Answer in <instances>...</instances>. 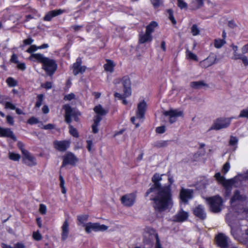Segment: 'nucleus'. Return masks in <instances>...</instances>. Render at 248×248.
<instances>
[{
    "instance_id": "nucleus-44",
    "label": "nucleus",
    "mask_w": 248,
    "mask_h": 248,
    "mask_svg": "<svg viewBox=\"0 0 248 248\" xmlns=\"http://www.w3.org/2000/svg\"><path fill=\"white\" fill-rule=\"evenodd\" d=\"M151 2L155 8L159 7L162 3L161 0H150Z\"/></svg>"
},
{
    "instance_id": "nucleus-27",
    "label": "nucleus",
    "mask_w": 248,
    "mask_h": 248,
    "mask_svg": "<svg viewBox=\"0 0 248 248\" xmlns=\"http://www.w3.org/2000/svg\"><path fill=\"white\" fill-rule=\"evenodd\" d=\"M152 40V36L151 34L148 32L147 31L144 34H141L140 35L139 41L140 43H144L147 42H151Z\"/></svg>"
},
{
    "instance_id": "nucleus-19",
    "label": "nucleus",
    "mask_w": 248,
    "mask_h": 248,
    "mask_svg": "<svg viewBox=\"0 0 248 248\" xmlns=\"http://www.w3.org/2000/svg\"><path fill=\"white\" fill-rule=\"evenodd\" d=\"M217 244L222 248H226L229 242V238L223 233L218 234L216 237Z\"/></svg>"
},
{
    "instance_id": "nucleus-48",
    "label": "nucleus",
    "mask_w": 248,
    "mask_h": 248,
    "mask_svg": "<svg viewBox=\"0 0 248 248\" xmlns=\"http://www.w3.org/2000/svg\"><path fill=\"white\" fill-rule=\"evenodd\" d=\"M178 6L182 9L187 8V4L182 0H178Z\"/></svg>"
},
{
    "instance_id": "nucleus-47",
    "label": "nucleus",
    "mask_w": 248,
    "mask_h": 248,
    "mask_svg": "<svg viewBox=\"0 0 248 248\" xmlns=\"http://www.w3.org/2000/svg\"><path fill=\"white\" fill-rule=\"evenodd\" d=\"M38 49H39L38 46H37L35 45H31L30 47L27 50V52L29 53H32L33 52L37 51Z\"/></svg>"
},
{
    "instance_id": "nucleus-9",
    "label": "nucleus",
    "mask_w": 248,
    "mask_h": 248,
    "mask_svg": "<svg viewBox=\"0 0 248 248\" xmlns=\"http://www.w3.org/2000/svg\"><path fill=\"white\" fill-rule=\"evenodd\" d=\"M85 231L88 233L92 232H103L107 230L108 227L98 223L88 222L84 224Z\"/></svg>"
},
{
    "instance_id": "nucleus-55",
    "label": "nucleus",
    "mask_w": 248,
    "mask_h": 248,
    "mask_svg": "<svg viewBox=\"0 0 248 248\" xmlns=\"http://www.w3.org/2000/svg\"><path fill=\"white\" fill-rule=\"evenodd\" d=\"M7 122L11 125H13L14 124V118L11 116H7L6 117Z\"/></svg>"
},
{
    "instance_id": "nucleus-35",
    "label": "nucleus",
    "mask_w": 248,
    "mask_h": 248,
    "mask_svg": "<svg viewBox=\"0 0 248 248\" xmlns=\"http://www.w3.org/2000/svg\"><path fill=\"white\" fill-rule=\"evenodd\" d=\"M226 41L224 39L220 38L216 39L214 41V46L217 48H221L225 44Z\"/></svg>"
},
{
    "instance_id": "nucleus-52",
    "label": "nucleus",
    "mask_w": 248,
    "mask_h": 248,
    "mask_svg": "<svg viewBox=\"0 0 248 248\" xmlns=\"http://www.w3.org/2000/svg\"><path fill=\"white\" fill-rule=\"evenodd\" d=\"M248 117V109H244L241 111L239 117Z\"/></svg>"
},
{
    "instance_id": "nucleus-41",
    "label": "nucleus",
    "mask_w": 248,
    "mask_h": 248,
    "mask_svg": "<svg viewBox=\"0 0 248 248\" xmlns=\"http://www.w3.org/2000/svg\"><path fill=\"white\" fill-rule=\"evenodd\" d=\"M89 216L88 215H83L78 217V220L80 223L84 224V222L87 221L88 219Z\"/></svg>"
},
{
    "instance_id": "nucleus-45",
    "label": "nucleus",
    "mask_w": 248,
    "mask_h": 248,
    "mask_svg": "<svg viewBox=\"0 0 248 248\" xmlns=\"http://www.w3.org/2000/svg\"><path fill=\"white\" fill-rule=\"evenodd\" d=\"M33 238L37 241H39L42 239V236L40 232L38 231L34 232L32 234Z\"/></svg>"
},
{
    "instance_id": "nucleus-31",
    "label": "nucleus",
    "mask_w": 248,
    "mask_h": 248,
    "mask_svg": "<svg viewBox=\"0 0 248 248\" xmlns=\"http://www.w3.org/2000/svg\"><path fill=\"white\" fill-rule=\"evenodd\" d=\"M114 66L115 64L112 61L107 60L106 63L104 65V68L107 72L112 73Z\"/></svg>"
},
{
    "instance_id": "nucleus-43",
    "label": "nucleus",
    "mask_w": 248,
    "mask_h": 248,
    "mask_svg": "<svg viewBox=\"0 0 248 248\" xmlns=\"http://www.w3.org/2000/svg\"><path fill=\"white\" fill-rule=\"evenodd\" d=\"M191 32L194 36L198 35L200 33V30L196 25H193L191 27Z\"/></svg>"
},
{
    "instance_id": "nucleus-57",
    "label": "nucleus",
    "mask_w": 248,
    "mask_h": 248,
    "mask_svg": "<svg viewBox=\"0 0 248 248\" xmlns=\"http://www.w3.org/2000/svg\"><path fill=\"white\" fill-rule=\"evenodd\" d=\"M75 98V95L74 94L71 93L68 95H66L64 97V99L65 100H71L72 99H74Z\"/></svg>"
},
{
    "instance_id": "nucleus-62",
    "label": "nucleus",
    "mask_w": 248,
    "mask_h": 248,
    "mask_svg": "<svg viewBox=\"0 0 248 248\" xmlns=\"http://www.w3.org/2000/svg\"><path fill=\"white\" fill-rule=\"evenodd\" d=\"M17 67L19 69L24 70L26 69V65L24 63H19L17 65Z\"/></svg>"
},
{
    "instance_id": "nucleus-40",
    "label": "nucleus",
    "mask_w": 248,
    "mask_h": 248,
    "mask_svg": "<svg viewBox=\"0 0 248 248\" xmlns=\"http://www.w3.org/2000/svg\"><path fill=\"white\" fill-rule=\"evenodd\" d=\"M44 100V95L42 94H38L37 97V101L35 107L39 108L42 104Z\"/></svg>"
},
{
    "instance_id": "nucleus-15",
    "label": "nucleus",
    "mask_w": 248,
    "mask_h": 248,
    "mask_svg": "<svg viewBox=\"0 0 248 248\" xmlns=\"http://www.w3.org/2000/svg\"><path fill=\"white\" fill-rule=\"evenodd\" d=\"M217 61V56L214 54H210L209 56L200 62V65L202 68H206L215 64Z\"/></svg>"
},
{
    "instance_id": "nucleus-58",
    "label": "nucleus",
    "mask_w": 248,
    "mask_h": 248,
    "mask_svg": "<svg viewBox=\"0 0 248 248\" xmlns=\"http://www.w3.org/2000/svg\"><path fill=\"white\" fill-rule=\"evenodd\" d=\"M42 128L43 129H52L54 128V126L52 124H49L43 125Z\"/></svg>"
},
{
    "instance_id": "nucleus-37",
    "label": "nucleus",
    "mask_w": 248,
    "mask_h": 248,
    "mask_svg": "<svg viewBox=\"0 0 248 248\" xmlns=\"http://www.w3.org/2000/svg\"><path fill=\"white\" fill-rule=\"evenodd\" d=\"M6 82L8 85L11 87H13L16 86L17 84V81L15 80L14 78L11 77L8 78L6 79Z\"/></svg>"
},
{
    "instance_id": "nucleus-36",
    "label": "nucleus",
    "mask_w": 248,
    "mask_h": 248,
    "mask_svg": "<svg viewBox=\"0 0 248 248\" xmlns=\"http://www.w3.org/2000/svg\"><path fill=\"white\" fill-rule=\"evenodd\" d=\"M186 58L187 59L193 60L195 61H198V57H197V55L193 53V52H192L191 51H190L188 50H187L186 51Z\"/></svg>"
},
{
    "instance_id": "nucleus-64",
    "label": "nucleus",
    "mask_w": 248,
    "mask_h": 248,
    "mask_svg": "<svg viewBox=\"0 0 248 248\" xmlns=\"http://www.w3.org/2000/svg\"><path fill=\"white\" fill-rule=\"evenodd\" d=\"M14 248H25V247L21 243H17L15 245Z\"/></svg>"
},
{
    "instance_id": "nucleus-4",
    "label": "nucleus",
    "mask_w": 248,
    "mask_h": 248,
    "mask_svg": "<svg viewBox=\"0 0 248 248\" xmlns=\"http://www.w3.org/2000/svg\"><path fill=\"white\" fill-rule=\"evenodd\" d=\"M147 107V101L145 100L141 99L139 101L137 105L136 116L131 119V122L135 125L136 127H139L140 124L143 121Z\"/></svg>"
},
{
    "instance_id": "nucleus-5",
    "label": "nucleus",
    "mask_w": 248,
    "mask_h": 248,
    "mask_svg": "<svg viewBox=\"0 0 248 248\" xmlns=\"http://www.w3.org/2000/svg\"><path fill=\"white\" fill-rule=\"evenodd\" d=\"M204 199L212 212L218 213L222 210L223 200L219 195L204 198Z\"/></svg>"
},
{
    "instance_id": "nucleus-3",
    "label": "nucleus",
    "mask_w": 248,
    "mask_h": 248,
    "mask_svg": "<svg viewBox=\"0 0 248 248\" xmlns=\"http://www.w3.org/2000/svg\"><path fill=\"white\" fill-rule=\"evenodd\" d=\"M114 83L117 87L123 86L124 88L123 93L118 92H116L114 93V96L116 98L119 99H123L124 98L129 96L131 94L130 81L128 77H124L122 79H117L115 80Z\"/></svg>"
},
{
    "instance_id": "nucleus-60",
    "label": "nucleus",
    "mask_w": 248,
    "mask_h": 248,
    "mask_svg": "<svg viewBox=\"0 0 248 248\" xmlns=\"http://www.w3.org/2000/svg\"><path fill=\"white\" fill-rule=\"evenodd\" d=\"M169 12H170L169 18L171 20V21L172 22V23L173 24H175L176 23V21L175 20V19H174V17H173V15H172V13L170 11H169Z\"/></svg>"
},
{
    "instance_id": "nucleus-17",
    "label": "nucleus",
    "mask_w": 248,
    "mask_h": 248,
    "mask_svg": "<svg viewBox=\"0 0 248 248\" xmlns=\"http://www.w3.org/2000/svg\"><path fill=\"white\" fill-rule=\"evenodd\" d=\"M23 155V160L29 166H32L36 164V160L35 157L31 155L27 151L22 149Z\"/></svg>"
},
{
    "instance_id": "nucleus-23",
    "label": "nucleus",
    "mask_w": 248,
    "mask_h": 248,
    "mask_svg": "<svg viewBox=\"0 0 248 248\" xmlns=\"http://www.w3.org/2000/svg\"><path fill=\"white\" fill-rule=\"evenodd\" d=\"M61 237L62 240H65L69 234V223L67 220H65L61 227Z\"/></svg>"
},
{
    "instance_id": "nucleus-7",
    "label": "nucleus",
    "mask_w": 248,
    "mask_h": 248,
    "mask_svg": "<svg viewBox=\"0 0 248 248\" xmlns=\"http://www.w3.org/2000/svg\"><path fill=\"white\" fill-rule=\"evenodd\" d=\"M233 51V59H241L245 65L248 64V62L247 57L244 56V54L247 53L248 51V46L245 45L241 49L239 50L237 46L232 45V46Z\"/></svg>"
},
{
    "instance_id": "nucleus-10",
    "label": "nucleus",
    "mask_w": 248,
    "mask_h": 248,
    "mask_svg": "<svg viewBox=\"0 0 248 248\" xmlns=\"http://www.w3.org/2000/svg\"><path fill=\"white\" fill-rule=\"evenodd\" d=\"M164 115L168 117L170 123L175 122L177 118L183 116V111L180 109H170L164 112Z\"/></svg>"
},
{
    "instance_id": "nucleus-21",
    "label": "nucleus",
    "mask_w": 248,
    "mask_h": 248,
    "mask_svg": "<svg viewBox=\"0 0 248 248\" xmlns=\"http://www.w3.org/2000/svg\"><path fill=\"white\" fill-rule=\"evenodd\" d=\"M188 212L181 210L174 216L173 220L176 222H184L188 218Z\"/></svg>"
},
{
    "instance_id": "nucleus-49",
    "label": "nucleus",
    "mask_w": 248,
    "mask_h": 248,
    "mask_svg": "<svg viewBox=\"0 0 248 248\" xmlns=\"http://www.w3.org/2000/svg\"><path fill=\"white\" fill-rule=\"evenodd\" d=\"M155 237L156 241L155 248H162V246L160 243L158 236L157 234H155L153 236Z\"/></svg>"
},
{
    "instance_id": "nucleus-16",
    "label": "nucleus",
    "mask_w": 248,
    "mask_h": 248,
    "mask_svg": "<svg viewBox=\"0 0 248 248\" xmlns=\"http://www.w3.org/2000/svg\"><path fill=\"white\" fill-rule=\"evenodd\" d=\"M78 161V158L73 153H67L63 156L62 166H64L67 164L75 165Z\"/></svg>"
},
{
    "instance_id": "nucleus-39",
    "label": "nucleus",
    "mask_w": 248,
    "mask_h": 248,
    "mask_svg": "<svg viewBox=\"0 0 248 248\" xmlns=\"http://www.w3.org/2000/svg\"><path fill=\"white\" fill-rule=\"evenodd\" d=\"M69 133L71 135L76 138H78L79 137V134L77 130L73 126H72L71 125H69Z\"/></svg>"
},
{
    "instance_id": "nucleus-46",
    "label": "nucleus",
    "mask_w": 248,
    "mask_h": 248,
    "mask_svg": "<svg viewBox=\"0 0 248 248\" xmlns=\"http://www.w3.org/2000/svg\"><path fill=\"white\" fill-rule=\"evenodd\" d=\"M46 206L44 204H40L39 205V211L42 215H45L46 213Z\"/></svg>"
},
{
    "instance_id": "nucleus-29",
    "label": "nucleus",
    "mask_w": 248,
    "mask_h": 248,
    "mask_svg": "<svg viewBox=\"0 0 248 248\" xmlns=\"http://www.w3.org/2000/svg\"><path fill=\"white\" fill-rule=\"evenodd\" d=\"M94 111L96 114V116H101L106 115L108 112V110L103 108L100 105H97L94 108Z\"/></svg>"
},
{
    "instance_id": "nucleus-11",
    "label": "nucleus",
    "mask_w": 248,
    "mask_h": 248,
    "mask_svg": "<svg viewBox=\"0 0 248 248\" xmlns=\"http://www.w3.org/2000/svg\"><path fill=\"white\" fill-rule=\"evenodd\" d=\"M42 64L43 69L48 75L50 76L54 74L57 68L55 62L48 58H46Z\"/></svg>"
},
{
    "instance_id": "nucleus-53",
    "label": "nucleus",
    "mask_w": 248,
    "mask_h": 248,
    "mask_svg": "<svg viewBox=\"0 0 248 248\" xmlns=\"http://www.w3.org/2000/svg\"><path fill=\"white\" fill-rule=\"evenodd\" d=\"M28 123L31 124H37L39 122V120L37 118L32 117L30 119H29L28 121Z\"/></svg>"
},
{
    "instance_id": "nucleus-63",
    "label": "nucleus",
    "mask_w": 248,
    "mask_h": 248,
    "mask_svg": "<svg viewBox=\"0 0 248 248\" xmlns=\"http://www.w3.org/2000/svg\"><path fill=\"white\" fill-rule=\"evenodd\" d=\"M82 28L81 26L75 25L72 27V29H73L75 31H78L81 29Z\"/></svg>"
},
{
    "instance_id": "nucleus-2",
    "label": "nucleus",
    "mask_w": 248,
    "mask_h": 248,
    "mask_svg": "<svg viewBox=\"0 0 248 248\" xmlns=\"http://www.w3.org/2000/svg\"><path fill=\"white\" fill-rule=\"evenodd\" d=\"M248 211L247 209H240L238 212V218L239 220V227L235 232L233 229H232L231 232L235 238L238 239L242 243H247V240H243V238L247 239L248 235V220L247 219Z\"/></svg>"
},
{
    "instance_id": "nucleus-28",
    "label": "nucleus",
    "mask_w": 248,
    "mask_h": 248,
    "mask_svg": "<svg viewBox=\"0 0 248 248\" xmlns=\"http://www.w3.org/2000/svg\"><path fill=\"white\" fill-rule=\"evenodd\" d=\"M102 120V117H100L99 116H95L94 118L93 123L92 125V132L96 134L98 133L99 129L98 126L99 125V123Z\"/></svg>"
},
{
    "instance_id": "nucleus-20",
    "label": "nucleus",
    "mask_w": 248,
    "mask_h": 248,
    "mask_svg": "<svg viewBox=\"0 0 248 248\" xmlns=\"http://www.w3.org/2000/svg\"><path fill=\"white\" fill-rule=\"evenodd\" d=\"M70 142L68 140L55 141L54 146L55 149L60 151H64L70 146Z\"/></svg>"
},
{
    "instance_id": "nucleus-14",
    "label": "nucleus",
    "mask_w": 248,
    "mask_h": 248,
    "mask_svg": "<svg viewBox=\"0 0 248 248\" xmlns=\"http://www.w3.org/2000/svg\"><path fill=\"white\" fill-rule=\"evenodd\" d=\"M136 197L135 193L127 194L121 197V202L124 205L130 207L134 204L136 200Z\"/></svg>"
},
{
    "instance_id": "nucleus-50",
    "label": "nucleus",
    "mask_w": 248,
    "mask_h": 248,
    "mask_svg": "<svg viewBox=\"0 0 248 248\" xmlns=\"http://www.w3.org/2000/svg\"><path fill=\"white\" fill-rule=\"evenodd\" d=\"M5 108H9V109H16L15 105L10 102H7L5 103Z\"/></svg>"
},
{
    "instance_id": "nucleus-54",
    "label": "nucleus",
    "mask_w": 248,
    "mask_h": 248,
    "mask_svg": "<svg viewBox=\"0 0 248 248\" xmlns=\"http://www.w3.org/2000/svg\"><path fill=\"white\" fill-rule=\"evenodd\" d=\"M87 149L89 150V151H91L92 149V145H93V141L92 140H87Z\"/></svg>"
},
{
    "instance_id": "nucleus-18",
    "label": "nucleus",
    "mask_w": 248,
    "mask_h": 248,
    "mask_svg": "<svg viewBox=\"0 0 248 248\" xmlns=\"http://www.w3.org/2000/svg\"><path fill=\"white\" fill-rule=\"evenodd\" d=\"M81 59L78 58L77 59L76 62L74 63L72 68L73 73L75 75H77L79 73H83L85 71L86 68L84 66L81 65Z\"/></svg>"
},
{
    "instance_id": "nucleus-26",
    "label": "nucleus",
    "mask_w": 248,
    "mask_h": 248,
    "mask_svg": "<svg viewBox=\"0 0 248 248\" xmlns=\"http://www.w3.org/2000/svg\"><path fill=\"white\" fill-rule=\"evenodd\" d=\"M46 57H45L40 53H32L31 54L30 59L31 60L41 62L42 64L46 59Z\"/></svg>"
},
{
    "instance_id": "nucleus-25",
    "label": "nucleus",
    "mask_w": 248,
    "mask_h": 248,
    "mask_svg": "<svg viewBox=\"0 0 248 248\" xmlns=\"http://www.w3.org/2000/svg\"><path fill=\"white\" fill-rule=\"evenodd\" d=\"M0 135L1 137H10L16 140L15 136L9 128H4L0 127Z\"/></svg>"
},
{
    "instance_id": "nucleus-12",
    "label": "nucleus",
    "mask_w": 248,
    "mask_h": 248,
    "mask_svg": "<svg viewBox=\"0 0 248 248\" xmlns=\"http://www.w3.org/2000/svg\"><path fill=\"white\" fill-rule=\"evenodd\" d=\"M65 111V121L67 123H70L72 119H74L76 121H78L77 116L79 115L78 111L72 109L69 105H65L63 107Z\"/></svg>"
},
{
    "instance_id": "nucleus-59",
    "label": "nucleus",
    "mask_w": 248,
    "mask_h": 248,
    "mask_svg": "<svg viewBox=\"0 0 248 248\" xmlns=\"http://www.w3.org/2000/svg\"><path fill=\"white\" fill-rule=\"evenodd\" d=\"M33 42V40L31 38H28L24 40V44L26 45H31Z\"/></svg>"
},
{
    "instance_id": "nucleus-38",
    "label": "nucleus",
    "mask_w": 248,
    "mask_h": 248,
    "mask_svg": "<svg viewBox=\"0 0 248 248\" xmlns=\"http://www.w3.org/2000/svg\"><path fill=\"white\" fill-rule=\"evenodd\" d=\"M9 157L12 160L18 161L20 158V155L19 154L15 153L9 152Z\"/></svg>"
},
{
    "instance_id": "nucleus-13",
    "label": "nucleus",
    "mask_w": 248,
    "mask_h": 248,
    "mask_svg": "<svg viewBox=\"0 0 248 248\" xmlns=\"http://www.w3.org/2000/svg\"><path fill=\"white\" fill-rule=\"evenodd\" d=\"M193 191L189 189L182 188L180 192V199L182 202L186 203L193 198Z\"/></svg>"
},
{
    "instance_id": "nucleus-51",
    "label": "nucleus",
    "mask_w": 248,
    "mask_h": 248,
    "mask_svg": "<svg viewBox=\"0 0 248 248\" xmlns=\"http://www.w3.org/2000/svg\"><path fill=\"white\" fill-rule=\"evenodd\" d=\"M156 132L159 134H162L166 131V127L165 126H158L156 128Z\"/></svg>"
},
{
    "instance_id": "nucleus-8",
    "label": "nucleus",
    "mask_w": 248,
    "mask_h": 248,
    "mask_svg": "<svg viewBox=\"0 0 248 248\" xmlns=\"http://www.w3.org/2000/svg\"><path fill=\"white\" fill-rule=\"evenodd\" d=\"M234 117H221L216 120L212 126V129L220 130L229 127L232 119Z\"/></svg>"
},
{
    "instance_id": "nucleus-6",
    "label": "nucleus",
    "mask_w": 248,
    "mask_h": 248,
    "mask_svg": "<svg viewBox=\"0 0 248 248\" xmlns=\"http://www.w3.org/2000/svg\"><path fill=\"white\" fill-rule=\"evenodd\" d=\"M215 179L219 184L221 185L224 188L229 189L239 179V176H237L231 179H226L221 175L220 172H217L214 176Z\"/></svg>"
},
{
    "instance_id": "nucleus-33",
    "label": "nucleus",
    "mask_w": 248,
    "mask_h": 248,
    "mask_svg": "<svg viewBox=\"0 0 248 248\" xmlns=\"http://www.w3.org/2000/svg\"><path fill=\"white\" fill-rule=\"evenodd\" d=\"M238 139L235 137L231 136L230 140L229 145L232 148L233 151H235L237 148Z\"/></svg>"
},
{
    "instance_id": "nucleus-30",
    "label": "nucleus",
    "mask_w": 248,
    "mask_h": 248,
    "mask_svg": "<svg viewBox=\"0 0 248 248\" xmlns=\"http://www.w3.org/2000/svg\"><path fill=\"white\" fill-rule=\"evenodd\" d=\"M244 199V197L242 195H240V192L238 191H236L231 199V203L233 204L237 201H242Z\"/></svg>"
},
{
    "instance_id": "nucleus-22",
    "label": "nucleus",
    "mask_w": 248,
    "mask_h": 248,
    "mask_svg": "<svg viewBox=\"0 0 248 248\" xmlns=\"http://www.w3.org/2000/svg\"><path fill=\"white\" fill-rule=\"evenodd\" d=\"M193 212L196 217L204 219L206 217V215L203 206L202 205H198L193 209Z\"/></svg>"
},
{
    "instance_id": "nucleus-24",
    "label": "nucleus",
    "mask_w": 248,
    "mask_h": 248,
    "mask_svg": "<svg viewBox=\"0 0 248 248\" xmlns=\"http://www.w3.org/2000/svg\"><path fill=\"white\" fill-rule=\"evenodd\" d=\"M63 13V10L61 9L51 11L46 14L44 19L45 21H50L52 17L61 15Z\"/></svg>"
},
{
    "instance_id": "nucleus-1",
    "label": "nucleus",
    "mask_w": 248,
    "mask_h": 248,
    "mask_svg": "<svg viewBox=\"0 0 248 248\" xmlns=\"http://www.w3.org/2000/svg\"><path fill=\"white\" fill-rule=\"evenodd\" d=\"M154 185L146 192V196L154 192L156 195L152 200L154 202V207L156 212H162L171 208L173 205L171 198V185L173 178L169 173H155L152 177Z\"/></svg>"
},
{
    "instance_id": "nucleus-61",
    "label": "nucleus",
    "mask_w": 248,
    "mask_h": 248,
    "mask_svg": "<svg viewBox=\"0 0 248 248\" xmlns=\"http://www.w3.org/2000/svg\"><path fill=\"white\" fill-rule=\"evenodd\" d=\"M42 111L45 114H47L49 112V109L47 106L44 105L42 108Z\"/></svg>"
},
{
    "instance_id": "nucleus-42",
    "label": "nucleus",
    "mask_w": 248,
    "mask_h": 248,
    "mask_svg": "<svg viewBox=\"0 0 248 248\" xmlns=\"http://www.w3.org/2000/svg\"><path fill=\"white\" fill-rule=\"evenodd\" d=\"M230 169V164L229 162H226L225 164H224L222 169V172L224 174H226L229 170Z\"/></svg>"
},
{
    "instance_id": "nucleus-56",
    "label": "nucleus",
    "mask_w": 248,
    "mask_h": 248,
    "mask_svg": "<svg viewBox=\"0 0 248 248\" xmlns=\"http://www.w3.org/2000/svg\"><path fill=\"white\" fill-rule=\"evenodd\" d=\"M42 87L46 89H50L52 87V83L50 82H46L45 84H42Z\"/></svg>"
},
{
    "instance_id": "nucleus-32",
    "label": "nucleus",
    "mask_w": 248,
    "mask_h": 248,
    "mask_svg": "<svg viewBox=\"0 0 248 248\" xmlns=\"http://www.w3.org/2000/svg\"><path fill=\"white\" fill-rule=\"evenodd\" d=\"M158 26V23L156 21H152L148 25H147L146 27V31H148V32L152 34L155 28Z\"/></svg>"
},
{
    "instance_id": "nucleus-34",
    "label": "nucleus",
    "mask_w": 248,
    "mask_h": 248,
    "mask_svg": "<svg viewBox=\"0 0 248 248\" xmlns=\"http://www.w3.org/2000/svg\"><path fill=\"white\" fill-rule=\"evenodd\" d=\"M191 86L195 88H200L202 87H206L207 84L202 81H198L191 82Z\"/></svg>"
}]
</instances>
